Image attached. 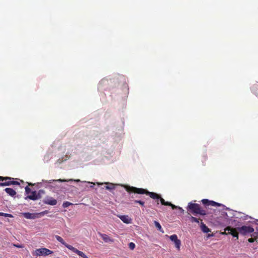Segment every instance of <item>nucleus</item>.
Returning <instances> with one entry per match:
<instances>
[{"instance_id":"obj_1","label":"nucleus","mask_w":258,"mask_h":258,"mask_svg":"<svg viewBox=\"0 0 258 258\" xmlns=\"http://www.w3.org/2000/svg\"><path fill=\"white\" fill-rule=\"evenodd\" d=\"M125 189L126 191L130 194L134 193L141 195L145 194L146 195L149 196L151 198L157 200V205L159 204V201H160L161 204L163 205H170L169 202H165V200L163 198H162L160 195L155 192H150L146 189L138 188L134 186H127L125 188Z\"/></svg>"},{"instance_id":"obj_2","label":"nucleus","mask_w":258,"mask_h":258,"mask_svg":"<svg viewBox=\"0 0 258 258\" xmlns=\"http://www.w3.org/2000/svg\"><path fill=\"white\" fill-rule=\"evenodd\" d=\"M254 231V229L251 226H242L236 228H231L228 226L225 229V232L223 233L224 234L227 232V234H231L233 237H236L237 239H238V232L242 235H246L251 233Z\"/></svg>"},{"instance_id":"obj_3","label":"nucleus","mask_w":258,"mask_h":258,"mask_svg":"<svg viewBox=\"0 0 258 258\" xmlns=\"http://www.w3.org/2000/svg\"><path fill=\"white\" fill-rule=\"evenodd\" d=\"M187 210L191 212L192 214L196 215L198 214L201 215H206L207 212L205 210L201 208L200 205L198 204L190 202L188 204Z\"/></svg>"},{"instance_id":"obj_4","label":"nucleus","mask_w":258,"mask_h":258,"mask_svg":"<svg viewBox=\"0 0 258 258\" xmlns=\"http://www.w3.org/2000/svg\"><path fill=\"white\" fill-rule=\"evenodd\" d=\"M13 178L10 177L0 176V181L5 182H0L1 186H10L11 185H20V183L16 181L12 180Z\"/></svg>"},{"instance_id":"obj_5","label":"nucleus","mask_w":258,"mask_h":258,"mask_svg":"<svg viewBox=\"0 0 258 258\" xmlns=\"http://www.w3.org/2000/svg\"><path fill=\"white\" fill-rule=\"evenodd\" d=\"M44 192V191L42 189L39 190L38 193H37L36 191H32L31 194L26 197L25 199L27 200L29 199L33 201L38 200L41 198V194H43Z\"/></svg>"},{"instance_id":"obj_6","label":"nucleus","mask_w":258,"mask_h":258,"mask_svg":"<svg viewBox=\"0 0 258 258\" xmlns=\"http://www.w3.org/2000/svg\"><path fill=\"white\" fill-rule=\"evenodd\" d=\"M35 252V255L37 256H46L52 253L53 251L46 248H41L36 249Z\"/></svg>"},{"instance_id":"obj_7","label":"nucleus","mask_w":258,"mask_h":258,"mask_svg":"<svg viewBox=\"0 0 258 258\" xmlns=\"http://www.w3.org/2000/svg\"><path fill=\"white\" fill-rule=\"evenodd\" d=\"M202 202L204 205L207 206H214V207H216V206L220 207V206H222V205L221 204H219V203L214 202L213 201H209L208 199H203L202 200Z\"/></svg>"},{"instance_id":"obj_8","label":"nucleus","mask_w":258,"mask_h":258,"mask_svg":"<svg viewBox=\"0 0 258 258\" xmlns=\"http://www.w3.org/2000/svg\"><path fill=\"white\" fill-rule=\"evenodd\" d=\"M68 248L83 258H89L83 252L78 250L73 246H68Z\"/></svg>"},{"instance_id":"obj_9","label":"nucleus","mask_w":258,"mask_h":258,"mask_svg":"<svg viewBox=\"0 0 258 258\" xmlns=\"http://www.w3.org/2000/svg\"><path fill=\"white\" fill-rule=\"evenodd\" d=\"M43 203L47 205L54 206L57 204V201L52 197H47L43 200Z\"/></svg>"},{"instance_id":"obj_10","label":"nucleus","mask_w":258,"mask_h":258,"mask_svg":"<svg viewBox=\"0 0 258 258\" xmlns=\"http://www.w3.org/2000/svg\"><path fill=\"white\" fill-rule=\"evenodd\" d=\"M23 215L25 218L28 219H34L40 218V216H38L37 213H24Z\"/></svg>"},{"instance_id":"obj_11","label":"nucleus","mask_w":258,"mask_h":258,"mask_svg":"<svg viewBox=\"0 0 258 258\" xmlns=\"http://www.w3.org/2000/svg\"><path fill=\"white\" fill-rule=\"evenodd\" d=\"M118 217L124 223L130 224L132 223V219L127 215L118 216Z\"/></svg>"},{"instance_id":"obj_12","label":"nucleus","mask_w":258,"mask_h":258,"mask_svg":"<svg viewBox=\"0 0 258 258\" xmlns=\"http://www.w3.org/2000/svg\"><path fill=\"white\" fill-rule=\"evenodd\" d=\"M100 236L102 238V239L106 242H113L114 240L111 238H110L107 234L99 233Z\"/></svg>"},{"instance_id":"obj_13","label":"nucleus","mask_w":258,"mask_h":258,"mask_svg":"<svg viewBox=\"0 0 258 258\" xmlns=\"http://www.w3.org/2000/svg\"><path fill=\"white\" fill-rule=\"evenodd\" d=\"M4 190L9 196L11 197H14L16 195V192L13 188L7 187Z\"/></svg>"},{"instance_id":"obj_14","label":"nucleus","mask_w":258,"mask_h":258,"mask_svg":"<svg viewBox=\"0 0 258 258\" xmlns=\"http://www.w3.org/2000/svg\"><path fill=\"white\" fill-rule=\"evenodd\" d=\"M200 227L202 231L204 233H208L210 232V229L208 227L202 222L200 223Z\"/></svg>"},{"instance_id":"obj_15","label":"nucleus","mask_w":258,"mask_h":258,"mask_svg":"<svg viewBox=\"0 0 258 258\" xmlns=\"http://www.w3.org/2000/svg\"><path fill=\"white\" fill-rule=\"evenodd\" d=\"M55 238L56 239H57V241H58L59 242H60L61 244H62L63 245H64L66 247L68 248V246H71V245H69L68 244H67L64 241V240L63 239V238L62 237H61L60 236H58V235H56L55 236Z\"/></svg>"},{"instance_id":"obj_16","label":"nucleus","mask_w":258,"mask_h":258,"mask_svg":"<svg viewBox=\"0 0 258 258\" xmlns=\"http://www.w3.org/2000/svg\"><path fill=\"white\" fill-rule=\"evenodd\" d=\"M154 224H155V226L157 227V228L161 232H162V233L164 232V231L163 230L162 228V227L160 225V224L156 221H154Z\"/></svg>"},{"instance_id":"obj_17","label":"nucleus","mask_w":258,"mask_h":258,"mask_svg":"<svg viewBox=\"0 0 258 258\" xmlns=\"http://www.w3.org/2000/svg\"><path fill=\"white\" fill-rule=\"evenodd\" d=\"M174 244H175V246L176 248L178 250H179L180 249V245H181V241H180V240L179 239H178L177 240H176L174 242Z\"/></svg>"},{"instance_id":"obj_18","label":"nucleus","mask_w":258,"mask_h":258,"mask_svg":"<svg viewBox=\"0 0 258 258\" xmlns=\"http://www.w3.org/2000/svg\"><path fill=\"white\" fill-rule=\"evenodd\" d=\"M200 220H201V221H202V219H198V218L192 217V216H191L190 218V221L192 222H196V223H199Z\"/></svg>"},{"instance_id":"obj_19","label":"nucleus","mask_w":258,"mask_h":258,"mask_svg":"<svg viewBox=\"0 0 258 258\" xmlns=\"http://www.w3.org/2000/svg\"><path fill=\"white\" fill-rule=\"evenodd\" d=\"M170 240L175 242L176 240H177L178 239L177 238V236L176 234L172 235L170 236Z\"/></svg>"},{"instance_id":"obj_20","label":"nucleus","mask_w":258,"mask_h":258,"mask_svg":"<svg viewBox=\"0 0 258 258\" xmlns=\"http://www.w3.org/2000/svg\"><path fill=\"white\" fill-rule=\"evenodd\" d=\"M106 189L111 190L114 188V184L110 183L109 185H106L104 186Z\"/></svg>"},{"instance_id":"obj_21","label":"nucleus","mask_w":258,"mask_h":258,"mask_svg":"<svg viewBox=\"0 0 258 258\" xmlns=\"http://www.w3.org/2000/svg\"><path fill=\"white\" fill-rule=\"evenodd\" d=\"M0 216H4L5 217H13V216L12 214L4 213L3 212H0Z\"/></svg>"},{"instance_id":"obj_22","label":"nucleus","mask_w":258,"mask_h":258,"mask_svg":"<svg viewBox=\"0 0 258 258\" xmlns=\"http://www.w3.org/2000/svg\"><path fill=\"white\" fill-rule=\"evenodd\" d=\"M134 202L136 204H139L142 207H144L145 205V202L141 200H135Z\"/></svg>"},{"instance_id":"obj_23","label":"nucleus","mask_w":258,"mask_h":258,"mask_svg":"<svg viewBox=\"0 0 258 258\" xmlns=\"http://www.w3.org/2000/svg\"><path fill=\"white\" fill-rule=\"evenodd\" d=\"M73 204L72 203H70L69 202H65L63 203L62 204V207L63 208H67L69 206H71V205H72Z\"/></svg>"},{"instance_id":"obj_24","label":"nucleus","mask_w":258,"mask_h":258,"mask_svg":"<svg viewBox=\"0 0 258 258\" xmlns=\"http://www.w3.org/2000/svg\"><path fill=\"white\" fill-rule=\"evenodd\" d=\"M48 213H49V211L48 210H45V211H44L40 213H37V214H38V216H40V217L41 216H44V215L47 214Z\"/></svg>"},{"instance_id":"obj_25","label":"nucleus","mask_w":258,"mask_h":258,"mask_svg":"<svg viewBox=\"0 0 258 258\" xmlns=\"http://www.w3.org/2000/svg\"><path fill=\"white\" fill-rule=\"evenodd\" d=\"M135 246H136V245L133 242H130L129 244H128V247L129 248L131 249V250H133L134 249V248H135Z\"/></svg>"},{"instance_id":"obj_26","label":"nucleus","mask_w":258,"mask_h":258,"mask_svg":"<svg viewBox=\"0 0 258 258\" xmlns=\"http://www.w3.org/2000/svg\"><path fill=\"white\" fill-rule=\"evenodd\" d=\"M25 192L27 194H29L31 192V189L28 186L25 187Z\"/></svg>"},{"instance_id":"obj_27","label":"nucleus","mask_w":258,"mask_h":258,"mask_svg":"<svg viewBox=\"0 0 258 258\" xmlns=\"http://www.w3.org/2000/svg\"><path fill=\"white\" fill-rule=\"evenodd\" d=\"M169 204H170V205H168V206H171L172 209H178V207H177V206H176L171 204L170 202H169Z\"/></svg>"},{"instance_id":"obj_28","label":"nucleus","mask_w":258,"mask_h":258,"mask_svg":"<svg viewBox=\"0 0 258 258\" xmlns=\"http://www.w3.org/2000/svg\"><path fill=\"white\" fill-rule=\"evenodd\" d=\"M13 246L16 247L18 248H23L24 246L20 244H13Z\"/></svg>"},{"instance_id":"obj_29","label":"nucleus","mask_w":258,"mask_h":258,"mask_svg":"<svg viewBox=\"0 0 258 258\" xmlns=\"http://www.w3.org/2000/svg\"><path fill=\"white\" fill-rule=\"evenodd\" d=\"M256 240V238H250L248 239V241L250 243L253 242Z\"/></svg>"},{"instance_id":"obj_30","label":"nucleus","mask_w":258,"mask_h":258,"mask_svg":"<svg viewBox=\"0 0 258 258\" xmlns=\"http://www.w3.org/2000/svg\"><path fill=\"white\" fill-rule=\"evenodd\" d=\"M178 209L179 210L180 213H183L184 210H183L182 208L178 207Z\"/></svg>"},{"instance_id":"obj_31","label":"nucleus","mask_w":258,"mask_h":258,"mask_svg":"<svg viewBox=\"0 0 258 258\" xmlns=\"http://www.w3.org/2000/svg\"><path fill=\"white\" fill-rule=\"evenodd\" d=\"M74 181H75V182H80V181H81L80 179H76V180H74Z\"/></svg>"},{"instance_id":"obj_32","label":"nucleus","mask_w":258,"mask_h":258,"mask_svg":"<svg viewBox=\"0 0 258 258\" xmlns=\"http://www.w3.org/2000/svg\"><path fill=\"white\" fill-rule=\"evenodd\" d=\"M28 185H33V184H32V183H28Z\"/></svg>"},{"instance_id":"obj_33","label":"nucleus","mask_w":258,"mask_h":258,"mask_svg":"<svg viewBox=\"0 0 258 258\" xmlns=\"http://www.w3.org/2000/svg\"><path fill=\"white\" fill-rule=\"evenodd\" d=\"M59 181H64V180H61V179H59Z\"/></svg>"},{"instance_id":"obj_34","label":"nucleus","mask_w":258,"mask_h":258,"mask_svg":"<svg viewBox=\"0 0 258 258\" xmlns=\"http://www.w3.org/2000/svg\"><path fill=\"white\" fill-rule=\"evenodd\" d=\"M131 198H134V196H131Z\"/></svg>"},{"instance_id":"obj_35","label":"nucleus","mask_w":258,"mask_h":258,"mask_svg":"<svg viewBox=\"0 0 258 258\" xmlns=\"http://www.w3.org/2000/svg\"><path fill=\"white\" fill-rule=\"evenodd\" d=\"M90 183H91V184H94V183H93V182H90Z\"/></svg>"}]
</instances>
